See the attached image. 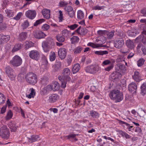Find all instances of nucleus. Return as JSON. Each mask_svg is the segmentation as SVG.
I'll return each mask as SVG.
<instances>
[{
	"label": "nucleus",
	"mask_w": 146,
	"mask_h": 146,
	"mask_svg": "<svg viewBox=\"0 0 146 146\" xmlns=\"http://www.w3.org/2000/svg\"><path fill=\"white\" fill-rule=\"evenodd\" d=\"M109 96L111 100L115 101L116 103L120 102L123 98V93L116 89L111 91L110 92Z\"/></svg>",
	"instance_id": "1"
},
{
	"label": "nucleus",
	"mask_w": 146,
	"mask_h": 146,
	"mask_svg": "<svg viewBox=\"0 0 146 146\" xmlns=\"http://www.w3.org/2000/svg\"><path fill=\"white\" fill-rule=\"evenodd\" d=\"M25 79L27 82L33 85L37 82V76L34 73L29 72L25 76Z\"/></svg>",
	"instance_id": "2"
},
{
	"label": "nucleus",
	"mask_w": 146,
	"mask_h": 146,
	"mask_svg": "<svg viewBox=\"0 0 146 146\" xmlns=\"http://www.w3.org/2000/svg\"><path fill=\"white\" fill-rule=\"evenodd\" d=\"M22 62L21 58L18 55H15L10 60L9 64L13 67H17L21 66Z\"/></svg>",
	"instance_id": "3"
},
{
	"label": "nucleus",
	"mask_w": 146,
	"mask_h": 146,
	"mask_svg": "<svg viewBox=\"0 0 146 146\" xmlns=\"http://www.w3.org/2000/svg\"><path fill=\"white\" fill-rule=\"evenodd\" d=\"M9 130L5 125H3L0 129V136L3 138L7 139L9 137Z\"/></svg>",
	"instance_id": "4"
},
{
	"label": "nucleus",
	"mask_w": 146,
	"mask_h": 146,
	"mask_svg": "<svg viewBox=\"0 0 146 146\" xmlns=\"http://www.w3.org/2000/svg\"><path fill=\"white\" fill-rule=\"evenodd\" d=\"M5 71L7 76L11 80H13L14 79L16 74L10 66H7L5 68Z\"/></svg>",
	"instance_id": "5"
},
{
	"label": "nucleus",
	"mask_w": 146,
	"mask_h": 146,
	"mask_svg": "<svg viewBox=\"0 0 146 146\" xmlns=\"http://www.w3.org/2000/svg\"><path fill=\"white\" fill-rule=\"evenodd\" d=\"M70 70L68 68H66L64 69L62 71V74L63 78L65 80L67 81H69L71 79L69 75L70 74Z\"/></svg>",
	"instance_id": "6"
},
{
	"label": "nucleus",
	"mask_w": 146,
	"mask_h": 146,
	"mask_svg": "<svg viewBox=\"0 0 146 146\" xmlns=\"http://www.w3.org/2000/svg\"><path fill=\"white\" fill-rule=\"evenodd\" d=\"M114 42V46L118 49L122 47L124 43L123 39L121 38H116Z\"/></svg>",
	"instance_id": "7"
},
{
	"label": "nucleus",
	"mask_w": 146,
	"mask_h": 146,
	"mask_svg": "<svg viewBox=\"0 0 146 146\" xmlns=\"http://www.w3.org/2000/svg\"><path fill=\"white\" fill-rule=\"evenodd\" d=\"M99 69V67L98 66H87L85 68L86 72L90 73H94L97 72Z\"/></svg>",
	"instance_id": "8"
},
{
	"label": "nucleus",
	"mask_w": 146,
	"mask_h": 146,
	"mask_svg": "<svg viewBox=\"0 0 146 146\" xmlns=\"http://www.w3.org/2000/svg\"><path fill=\"white\" fill-rule=\"evenodd\" d=\"M36 13L35 10H29L25 13L26 17L30 19H33L36 17Z\"/></svg>",
	"instance_id": "9"
},
{
	"label": "nucleus",
	"mask_w": 146,
	"mask_h": 146,
	"mask_svg": "<svg viewBox=\"0 0 146 146\" xmlns=\"http://www.w3.org/2000/svg\"><path fill=\"white\" fill-rule=\"evenodd\" d=\"M40 54L38 51L36 50H33L30 51L29 57L33 59L38 60L39 58Z\"/></svg>",
	"instance_id": "10"
},
{
	"label": "nucleus",
	"mask_w": 146,
	"mask_h": 146,
	"mask_svg": "<svg viewBox=\"0 0 146 146\" xmlns=\"http://www.w3.org/2000/svg\"><path fill=\"white\" fill-rule=\"evenodd\" d=\"M33 35L34 37L37 39H41L44 38L46 35L40 31L36 30L33 32Z\"/></svg>",
	"instance_id": "11"
},
{
	"label": "nucleus",
	"mask_w": 146,
	"mask_h": 146,
	"mask_svg": "<svg viewBox=\"0 0 146 146\" xmlns=\"http://www.w3.org/2000/svg\"><path fill=\"white\" fill-rule=\"evenodd\" d=\"M98 33L99 34H102L105 33L106 34L108 38L111 39L112 38L114 35V31H113L110 32H107L105 31L99 30L98 31Z\"/></svg>",
	"instance_id": "12"
},
{
	"label": "nucleus",
	"mask_w": 146,
	"mask_h": 146,
	"mask_svg": "<svg viewBox=\"0 0 146 146\" xmlns=\"http://www.w3.org/2000/svg\"><path fill=\"white\" fill-rule=\"evenodd\" d=\"M10 39L9 35H5L3 34H0V42L1 43H6Z\"/></svg>",
	"instance_id": "13"
},
{
	"label": "nucleus",
	"mask_w": 146,
	"mask_h": 146,
	"mask_svg": "<svg viewBox=\"0 0 146 146\" xmlns=\"http://www.w3.org/2000/svg\"><path fill=\"white\" fill-rule=\"evenodd\" d=\"M132 77L134 80L137 82H139L142 80L141 74L139 72L137 71H136L134 72L132 76Z\"/></svg>",
	"instance_id": "14"
},
{
	"label": "nucleus",
	"mask_w": 146,
	"mask_h": 146,
	"mask_svg": "<svg viewBox=\"0 0 146 146\" xmlns=\"http://www.w3.org/2000/svg\"><path fill=\"white\" fill-rule=\"evenodd\" d=\"M137 88V86L136 83L132 82L128 86L129 91L131 93H134L135 92Z\"/></svg>",
	"instance_id": "15"
},
{
	"label": "nucleus",
	"mask_w": 146,
	"mask_h": 146,
	"mask_svg": "<svg viewBox=\"0 0 146 146\" xmlns=\"http://www.w3.org/2000/svg\"><path fill=\"white\" fill-rule=\"evenodd\" d=\"M58 54L61 59L64 58L66 55V50L65 48H60L58 51Z\"/></svg>",
	"instance_id": "16"
},
{
	"label": "nucleus",
	"mask_w": 146,
	"mask_h": 146,
	"mask_svg": "<svg viewBox=\"0 0 146 146\" xmlns=\"http://www.w3.org/2000/svg\"><path fill=\"white\" fill-rule=\"evenodd\" d=\"M98 41L99 42V44H94L92 42H89L88 44V45L91 46L94 48H97L104 46L102 45L103 42L102 41L100 40H98Z\"/></svg>",
	"instance_id": "17"
},
{
	"label": "nucleus",
	"mask_w": 146,
	"mask_h": 146,
	"mask_svg": "<svg viewBox=\"0 0 146 146\" xmlns=\"http://www.w3.org/2000/svg\"><path fill=\"white\" fill-rule=\"evenodd\" d=\"M59 99L58 96L56 94H53L49 96L48 101L50 103L55 102Z\"/></svg>",
	"instance_id": "18"
},
{
	"label": "nucleus",
	"mask_w": 146,
	"mask_h": 146,
	"mask_svg": "<svg viewBox=\"0 0 146 146\" xmlns=\"http://www.w3.org/2000/svg\"><path fill=\"white\" fill-rule=\"evenodd\" d=\"M42 13L45 18L47 19H48L50 18V10L47 9H44L42 10Z\"/></svg>",
	"instance_id": "19"
},
{
	"label": "nucleus",
	"mask_w": 146,
	"mask_h": 146,
	"mask_svg": "<svg viewBox=\"0 0 146 146\" xmlns=\"http://www.w3.org/2000/svg\"><path fill=\"white\" fill-rule=\"evenodd\" d=\"M42 46L44 51L46 52H48L52 48L51 46L45 42H43L42 43Z\"/></svg>",
	"instance_id": "20"
},
{
	"label": "nucleus",
	"mask_w": 146,
	"mask_h": 146,
	"mask_svg": "<svg viewBox=\"0 0 146 146\" xmlns=\"http://www.w3.org/2000/svg\"><path fill=\"white\" fill-rule=\"evenodd\" d=\"M76 32L79 34L84 35L87 33L88 30L85 28H81L80 27L76 31Z\"/></svg>",
	"instance_id": "21"
},
{
	"label": "nucleus",
	"mask_w": 146,
	"mask_h": 146,
	"mask_svg": "<svg viewBox=\"0 0 146 146\" xmlns=\"http://www.w3.org/2000/svg\"><path fill=\"white\" fill-rule=\"evenodd\" d=\"M51 87V90L53 91L58 90L60 89L59 84L57 82H55L52 85H50Z\"/></svg>",
	"instance_id": "22"
},
{
	"label": "nucleus",
	"mask_w": 146,
	"mask_h": 146,
	"mask_svg": "<svg viewBox=\"0 0 146 146\" xmlns=\"http://www.w3.org/2000/svg\"><path fill=\"white\" fill-rule=\"evenodd\" d=\"M51 91V87L50 85H48L42 89L41 90V92L43 95H45Z\"/></svg>",
	"instance_id": "23"
},
{
	"label": "nucleus",
	"mask_w": 146,
	"mask_h": 146,
	"mask_svg": "<svg viewBox=\"0 0 146 146\" xmlns=\"http://www.w3.org/2000/svg\"><path fill=\"white\" fill-rule=\"evenodd\" d=\"M115 61L113 59H106L103 61L102 63V65L104 66L108 65H111V64H114Z\"/></svg>",
	"instance_id": "24"
},
{
	"label": "nucleus",
	"mask_w": 146,
	"mask_h": 146,
	"mask_svg": "<svg viewBox=\"0 0 146 146\" xmlns=\"http://www.w3.org/2000/svg\"><path fill=\"white\" fill-rule=\"evenodd\" d=\"M39 138V137L38 135H33L31 136V138H29V141L32 143L38 140Z\"/></svg>",
	"instance_id": "25"
},
{
	"label": "nucleus",
	"mask_w": 146,
	"mask_h": 146,
	"mask_svg": "<svg viewBox=\"0 0 146 146\" xmlns=\"http://www.w3.org/2000/svg\"><path fill=\"white\" fill-rule=\"evenodd\" d=\"M83 48L82 46H78L74 49L73 51L75 54H78L80 53Z\"/></svg>",
	"instance_id": "26"
},
{
	"label": "nucleus",
	"mask_w": 146,
	"mask_h": 146,
	"mask_svg": "<svg viewBox=\"0 0 146 146\" xmlns=\"http://www.w3.org/2000/svg\"><path fill=\"white\" fill-rule=\"evenodd\" d=\"M115 68L118 71L120 70L123 72L125 70V65L121 64H117L115 67Z\"/></svg>",
	"instance_id": "27"
},
{
	"label": "nucleus",
	"mask_w": 146,
	"mask_h": 146,
	"mask_svg": "<svg viewBox=\"0 0 146 146\" xmlns=\"http://www.w3.org/2000/svg\"><path fill=\"white\" fill-rule=\"evenodd\" d=\"M27 33L26 32H22L19 35V38L21 41L25 40L27 38Z\"/></svg>",
	"instance_id": "28"
},
{
	"label": "nucleus",
	"mask_w": 146,
	"mask_h": 146,
	"mask_svg": "<svg viewBox=\"0 0 146 146\" xmlns=\"http://www.w3.org/2000/svg\"><path fill=\"white\" fill-rule=\"evenodd\" d=\"M72 3L70 1L68 2L63 0L60 1L59 3V6L61 7H62L66 6L68 4L72 5Z\"/></svg>",
	"instance_id": "29"
},
{
	"label": "nucleus",
	"mask_w": 146,
	"mask_h": 146,
	"mask_svg": "<svg viewBox=\"0 0 146 146\" xmlns=\"http://www.w3.org/2000/svg\"><path fill=\"white\" fill-rule=\"evenodd\" d=\"M59 80L61 82V87L64 88L66 87V82L67 81L65 80L63 78V77L59 76L58 77Z\"/></svg>",
	"instance_id": "30"
},
{
	"label": "nucleus",
	"mask_w": 146,
	"mask_h": 146,
	"mask_svg": "<svg viewBox=\"0 0 146 146\" xmlns=\"http://www.w3.org/2000/svg\"><path fill=\"white\" fill-rule=\"evenodd\" d=\"M126 44L127 47L131 49H133L135 47L133 42L130 40H126Z\"/></svg>",
	"instance_id": "31"
},
{
	"label": "nucleus",
	"mask_w": 146,
	"mask_h": 146,
	"mask_svg": "<svg viewBox=\"0 0 146 146\" xmlns=\"http://www.w3.org/2000/svg\"><path fill=\"white\" fill-rule=\"evenodd\" d=\"M80 68V65L79 64L77 63L75 64L72 68L73 73H76L78 72Z\"/></svg>",
	"instance_id": "32"
},
{
	"label": "nucleus",
	"mask_w": 146,
	"mask_h": 146,
	"mask_svg": "<svg viewBox=\"0 0 146 146\" xmlns=\"http://www.w3.org/2000/svg\"><path fill=\"white\" fill-rule=\"evenodd\" d=\"M121 74L119 72H115L111 74V76L113 79L115 80L119 78L121 76Z\"/></svg>",
	"instance_id": "33"
},
{
	"label": "nucleus",
	"mask_w": 146,
	"mask_h": 146,
	"mask_svg": "<svg viewBox=\"0 0 146 146\" xmlns=\"http://www.w3.org/2000/svg\"><path fill=\"white\" fill-rule=\"evenodd\" d=\"M22 45L20 44H16L14 46L13 48L12 52H16L21 48L22 47Z\"/></svg>",
	"instance_id": "34"
},
{
	"label": "nucleus",
	"mask_w": 146,
	"mask_h": 146,
	"mask_svg": "<svg viewBox=\"0 0 146 146\" xmlns=\"http://www.w3.org/2000/svg\"><path fill=\"white\" fill-rule=\"evenodd\" d=\"M90 114L91 117L94 118H98L100 116L98 112L94 110L90 111Z\"/></svg>",
	"instance_id": "35"
},
{
	"label": "nucleus",
	"mask_w": 146,
	"mask_h": 146,
	"mask_svg": "<svg viewBox=\"0 0 146 146\" xmlns=\"http://www.w3.org/2000/svg\"><path fill=\"white\" fill-rule=\"evenodd\" d=\"M79 40V38L76 36H73L70 38L71 43L75 44L77 43Z\"/></svg>",
	"instance_id": "36"
},
{
	"label": "nucleus",
	"mask_w": 146,
	"mask_h": 146,
	"mask_svg": "<svg viewBox=\"0 0 146 146\" xmlns=\"http://www.w3.org/2000/svg\"><path fill=\"white\" fill-rule=\"evenodd\" d=\"M94 53L97 55L102 56L108 54V52L107 50L96 51H95Z\"/></svg>",
	"instance_id": "37"
},
{
	"label": "nucleus",
	"mask_w": 146,
	"mask_h": 146,
	"mask_svg": "<svg viewBox=\"0 0 146 146\" xmlns=\"http://www.w3.org/2000/svg\"><path fill=\"white\" fill-rule=\"evenodd\" d=\"M5 11L7 14V16L8 17H13L15 14V12L12 10H7Z\"/></svg>",
	"instance_id": "38"
},
{
	"label": "nucleus",
	"mask_w": 146,
	"mask_h": 146,
	"mask_svg": "<svg viewBox=\"0 0 146 146\" xmlns=\"http://www.w3.org/2000/svg\"><path fill=\"white\" fill-rule=\"evenodd\" d=\"M84 14L81 10H79L77 12V17L78 19H83L84 17Z\"/></svg>",
	"instance_id": "39"
},
{
	"label": "nucleus",
	"mask_w": 146,
	"mask_h": 146,
	"mask_svg": "<svg viewBox=\"0 0 146 146\" xmlns=\"http://www.w3.org/2000/svg\"><path fill=\"white\" fill-rule=\"evenodd\" d=\"M31 89V92L30 94L26 95V97L29 98H33L35 95V90L33 88H32Z\"/></svg>",
	"instance_id": "40"
},
{
	"label": "nucleus",
	"mask_w": 146,
	"mask_h": 146,
	"mask_svg": "<svg viewBox=\"0 0 146 146\" xmlns=\"http://www.w3.org/2000/svg\"><path fill=\"white\" fill-rule=\"evenodd\" d=\"M118 132L119 134L123 137H125L127 139H129L130 138L129 135L126 132H123L121 130H119Z\"/></svg>",
	"instance_id": "41"
},
{
	"label": "nucleus",
	"mask_w": 146,
	"mask_h": 146,
	"mask_svg": "<svg viewBox=\"0 0 146 146\" xmlns=\"http://www.w3.org/2000/svg\"><path fill=\"white\" fill-rule=\"evenodd\" d=\"M29 26V23L27 20L24 21L21 25L22 28L25 29L27 28Z\"/></svg>",
	"instance_id": "42"
},
{
	"label": "nucleus",
	"mask_w": 146,
	"mask_h": 146,
	"mask_svg": "<svg viewBox=\"0 0 146 146\" xmlns=\"http://www.w3.org/2000/svg\"><path fill=\"white\" fill-rule=\"evenodd\" d=\"M6 98L4 95L0 92V105L4 103L5 101Z\"/></svg>",
	"instance_id": "43"
},
{
	"label": "nucleus",
	"mask_w": 146,
	"mask_h": 146,
	"mask_svg": "<svg viewBox=\"0 0 146 146\" xmlns=\"http://www.w3.org/2000/svg\"><path fill=\"white\" fill-rule=\"evenodd\" d=\"M34 46V43L31 41H27L26 42L25 48L26 49H28Z\"/></svg>",
	"instance_id": "44"
},
{
	"label": "nucleus",
	"mask_w": 146,
	"mask_h": 146,
	"mask_svg": "<svg viewBox=\"0 0 146 146\" xmlns=\"http://www.w3.org/2000/svg\"><path fill=\"white\" fill-rule=\"evenodd\" d=\"M13 114L11 110H9L6 116L5 117V119L7 120H9L12 117Z\"/></svg>",
	"instance_id": "45"
},
{
	"label": "nucleus",
	"mask_w": 146,
	"mask_h": 146,
	"mask_svg": "<svg viewBox=\"0 0 146 146\" xmlns=\"http://www.w3.org/2000/svg\"><path fill=\"white\" fill-rule=\"evenodd\" d=\"M145 62V60L143 58H140L137 61V65L138 67H140L143 65Z\"/></svg>",
	"instance_id": "46"
},
{
	"label": "nucleus",
	"mask_w": 146,
	"mask_h": 146,
	"mask_svg": "<svg viewBox=\"0 0 146 146\" xmlns=\"http://www.w3.org/2000/svg\"><path fill=\"white\" fill-rule=\"evenodd\" d=\"M141 92L144 94L146 93V83H143L141 86Z\"/></svg>",
	"instance_id": "47"
},
{
	"label": "nucleus",
	"mask_w": 146,
	"mask_h": 146,
	"mask_svg": "<svg viewBox=\"0 0 146 146\" xmlns=\"http://www.w3.org/2000/svg\"><path fill=\"white\" fill-rule=\"evenodd\" d=\"M44 21V20L43 19H40L37 20L36 22L34 23L33 25L34 26H36L40 24L43 22Z\"/></svg>",
	"instance_id": "48"
},
{
	"label": "nucleus",
	"mask_w": 146,
	"mask_h": 146,
	"mask_svg": "<svg viewBox=\"0 0 146 146\" xmlns=\"http://www.w3.org/2000/svg\"><path fill=\"white\" fill-rule=\"evenodd\" d=\"M55 54L54 52H51V54L50 56V61H52L54 60L56 58Z\"/></svg>",
	"instance_id": "49"
},
{
	"label": "nucleus",
	"mask_w": 146,
	"mask_h": 146,
	"mask_svg": "<svg viewBox=\"0 0 146 146\" xmlns=\"http://www.w3.org/2000/svg\"><path fill=\"white\" fill-rule=\"evenodd\" d=\"M78 26V25L75 24L72 25H68L67 26V27L69 28L71 30H74Z\"/></svg>",
	"instance_id": "50"
},
{
	"label": "nucleus",
	"mask_w": 146,
	"mask_h": 146,
	"mask_svg": "<svg viewBox=\"0 0 146 146\" xmlns=\"http://www.w3.org/2000/svg\"><path fill=\"white\" fill-rule=\"evenodd\" d=\"M22 15L23 14L22 12H19L17 15L13 18V19L16 21H18L20 19Z\"/></svg>",
	"instance_id": "51"
},
{
	"label": "nucleus",
	"mask_w": 146,
	"mask_h": 146,
	"mask_svg": "<svg viewBox=\"0 0 146 146\" xmlns=\"http://www.w3.org/2000/svg\"><path fill=\"white\" fill-rule=\"evenodd\" d=\"M50 26L47 24H44L42 27V29L44 31H47L50 28Z\"/></svg>",
	"instance_id": "52"
},
{
	"label": "nucleus",
	"mask_w": 146,
	"mask_h": 146,
	"mask_svg": "<svg viewBox=\"0 0 146 146\" xmlns=\"http://www.w3.org/2000/svg\"><path fill=\"white\" fill-rule=\"evenodd\" d=\"M7 27V25L5 23H1L0 24V31L5 30Z\"/></svg>",
	"instance_id": "53"
},
{
	"label": "nucleus",
	"mask_w": 146,
	"mask_h": 146,
	"mask_svg": "<svg viewBox=\"0 0 146 146\" xmlns=\"http://www.w3.org/2000/svg\"><path fill=\"white\" fill-rule=\"evenodd\" d=\"M73 9V7L70 5L66 6H65L64 8V9L67 12H69Z\"/></svg>",
	"instance_id": "54"
},
{
	"label": "nucleus",
	"mask_w": 146,
	"mask_h": 146,
	"mask_svg": "<svg viewBox=\"0 0 146 146\" xmlns=\"http://www.w3.org/2000/svg\"><path fill=\"white\" fill-rule=\"evenodd\" d=\"M56 38L57 40L60 42H63L65 40L64 38L62 36H57Z\"/></svg>",
	"instance_id": "55"
},
{
	"label": "nucleus",
	"mask_w": 146,
	"mask_h": 146,
	"mask_svg": "<svg viewBox=\"0 0 146 146\" xmlns=\"http://www.w3.org/2000/svg\"><path fill=\"white\" fill-rule=\"evenodd\" d=\"M48 81V78L46 76H44L41 78V82L42 84H46Z\"/></svg>",
	"instance_id": "56"
},
{
	"label": "nucleus",
	"mask_w": 146,
	"mask_h": 146,
	"mask_svg": "<svg viewBox=\"0 0 146 146\" xmlns=\"http://www.w3.org/2000/svg\"><path fill=\"white\" fill-rule=\"evenodd\" d=\"M59 15L58 17L59 21L60 22L62 21L63 19V15L62 12L61 10H59Z\"/></svg>",
	"instance_id": "57"
},
{
	"label": "nucleus",
	"mask_w": 146,
	"mask_h": 146,
	"mask_svg": "<svg viewBox=\"0 0 146 146\" xmlns=\"http://www.w3.org/2000/svg\"><path fill=\"white\" fill-rule=\"evenodd\" d=\"M67 13L68 15L70 17L73 18L74 17L75 15V13L73 9Z\"/></svg>",
	"instance_id": "58"
},
{
	"label": "nucleus",
	"mask_w": 146,
	"mask_h": 146,
	"mask_svg": "<svg viewBox=\"0 0 146 146\" xmlns=\"http://www.w3.org/2000/svg\"><path fill=\"white\" fill-rule=\"evenodd\" d=\"M62 34L64 36H67L69 34V32L67 29H64L62 31Z\"/></svg>",
	"instance_id": "59"
},
{
	"label": "nucleus",
	"mask_w": 146,
	"mask_h": 146,
	"mask_svg": "<svg viewBox=\"0 0 146 146\" xmlns=\"http://www.w3.org/2000/svg\"><path fill=\"white\" fill-rule=\"evenodd\" d=\"M42 60L43 61V63L44 64H47L48 63L47 58L44 55H42Z\"/></svg>",
	"instance_id": "60"
},
{
	"label": "nucleus",
	"mask_w": 146,
	"mask_h": 146,
	"mask_svg": "<svg viewBox=\"0 0 146 146\" xmlns=\"http://www.w3.org/2000/svg\"><path fill=\"white\" fill-rule=\"evenodd\" d=\"M114 64H111V65H110L109 66L105 68V70L108 72L110 71L113 67Z\"/></svg>",
	"instance_id": "61"
},
{
	"label": "nucleus",
	"mask_w": 146,
	"mask_h": 146,
	"mask_svg": "<svg viewBox=\"0 0 146 146\" xmlns=\"http://www.w3.org/2000/svg\"><path fill=\"white\" fill-rule=\"evenodd\" d=\"M104 8V7L103 6H100L98 5H97L95 6L94 7H93V9L95 10H101Z\"/></svg>",
	"instance_id": "62"
},
{
	"label": "nucleus",
	"mask_w": 146,
	"mask_h": 146,
	"mask_svg": "<svg viewBox=\"0 0 146 146\" xmlns=\"http://www.w3.org/2000/svg\"><path fill=\"white\" fill-rule=\"evenodd\" d=\"M35 0H25L26 2L25 4L23 6L25 7L26 5H29L31 4L32 2H34Z\"/></svg>",
	"instance_id": "63"
},
{
	"label": "nucleus",
	"mask_w": 146,
	"mask_h": 146,
	"mask_svg": "<svg viewBox=\"0 0 146 146\" xmlns=\"http://www.w3.org/2000/svg\"><path fill=\"white\" fill-rule=\"evenodd\" d=\"M45 42L47 43V44H48V45H49L50 46H51L52 48L53 47V46L55 45L54 40L52 41H51L50 42Z\"/></svg>",
	"instance_id": "64"
}]
</instances>
